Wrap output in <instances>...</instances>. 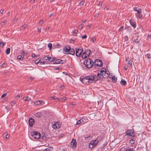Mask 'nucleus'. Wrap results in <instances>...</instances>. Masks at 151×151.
<instances>
[{"mask_svg":"<svg viewBox=\"0 0 151 151\" xmlns=\"http://www.w3.org/2000/svg\"><path fill=\"white\" fill-rule=\"evenodd\" d=\"M56 97H51L50 98H51L50 99H56L55 98Z\"/></svg>","mask_w":151,"mask_h":151,"instance_id":"obj_60","label":"nucleus"},{"mask_svg":"<svg viewBox=\"0 0 151 151\" xmlns=\"http://www.w3.org/2000/svg\"><path fill=\"white\" fill-rule=\"evenodd\" d=\"M23 99L24 101H25L29 102L31 100V98L28 96L24 97Z\"/></svg>","mask_w":151,"mask_h":151,"instance_id":"obj_19","label":"nucleus"},{"mask_svg":"<svg viewBox=\"0 0 151 151\" xmlns=\"http://www.w3.org/2000/svg\"><path fill=\"white\" fill-rule=\"evenodd\" d=\"M120 84L122 85V86H124L127 84V82L126 81L124 80H122L120 81Z\"/></svg>","mask_w":151,"mask_h":151,"instance_id":"obj_20","label":"nucleus"},{"mask_svg":"<svg viewBox=\"0 0 151 151\" xmlns=\"http://www.w3.org/2000/svg\"><path fill=\"white\" fill-rule=\"evenodd\" d=\"M146 56L148 58H151V55H150V53H148L146 55Z\"/></svg>","mask_w":151,"mask_h":151,"instance_id":"obj_39","label":"nucleus"},{"mask_svg":"<svg viewBox=\"0 0 151 151\" xmlns=\"http://www.w3.org/2000/svg\"><path fill=\"white\" fill-rule=\"evenodd\" d=\"M84 1L83 0L82 1L79 3V4L80 5H83L84 4Z\"/></svg>","mask_w":151,"mask_h":151,"instance_id":"obj_45","label":"nucleus"},{"mask_svg":"<svg viewBox=\"0 0 151 151\" xmlns=\"http://www.w3.org/2000/svg\"><path fill=\"white\" fill-rule=\"evenodd\" d=\"M120 151H127L126 149L124 147H122L120 149Z\"/></svg>","mask_w":151,"mask_h":151,"instance_id":"obj_42","label":"nucleus"},{"mask_svg":"<svg viewBox=\"0 0 151 151\" xmlns=\"http://www.w3.org/2000/svg\"><path fill=\"white\" fill-rule=\"evenodd\" d=\"M15 102L14 101H12L10 103V105L11 106H13L14 105Z\"/></svg>","mask_w":151,"mask_h":151,"instance_id":"obj_44","label":"nucleus"},{"mask_svg":"<svg viewBox=\"0 0 151 151\" xmlns=\"http://www.w3.org/2000/svg\"><path fill=\"white\" fill-rule=\"evenodd\" d=\"M21 53L22 54V55H23V56H24V55H26L27 54V52H25V51H23V50H22V52H21Z\"/></svg>","mask_w":151,"mask_h":151,"instance_id":"obj_37","label":"nucleus"},{"mask_svg":"<svg viewBox=\"0 0 151 151\" xmlns=\"http://www.w3.org/2000/svg\"><path fill=\"white\" fill-rule=\"evenodd\" d=\"M103 65V64L102 62L99 59H96L94 62V66L95 67H96V66L102 67Z\"/></svg>","mask_w":151,"mask_h":151,"instance_id":"obj_7","label":"nucleus"},{"mask_svg":"<svg viewBox=\"0 0 151 151\" xmlns=\"http://www.w3.org/2000/svg\"><path fill=\"white\" fill-rule=\"evenodd\" d=\"M55 124L58 128H60V127L61 125V124H60L59 122H55Z\"/></svg>","mask_w":151,"mask_h":151,"instance_id":"obj_32","label":"nucleus"},{"mask_svg":"<svg viewBox=\"0 0 151 151\" xmlns=\"http://www.w3.org/2000/svg\"><path fill=\"white\" fill-rule=\"evenodd\" d=\"M83 52L85 53L86 55L89 56L91 52V51L90 50L88 49L86 50Z\"/></svg>","mask_w":151,"mask_h":151,"instance_id":"obj_18","label":"nucleus"},{"mask_svg":"<svg viewBox=\"0 0 151 151\" xmlns=\"http://www.w3.org/2000/svg\"><path fill=\"white\" fill-rule=\"evenodd\" d=\"M6 23L5 21H4L3 22H1V25H4Z\"/></svg>","mask_w":151,"mask_h":151,"instance_id":"obj_57","label":"nucleus"},{"mask_svg":"<svg viewBox=\"0 0 151 151\" xmlns=\"http://www.w3.org/2000/svg\"><path fill=\"white\" fill-rule=\"evenodd\" d=\"M130 23L131 26H132L134 28H135L136 27V23L134 21L132 20H130L129 21Z\"/></svg>","mask_w":151,"mask_h":151,"instance_id":"obj_15","label":"nucleus"},{"mask_svg":"<svg viewBox=\"0 0 151 151\" xmlns=\"http://www.w3.org/2000/svg\"><path fill=\"white\" fill-rule=\"evenodd\" d=\"M29 126L32 127L34 123V120L32 118H30L29 119Z\"/></svg>","mask_w":151,"mask_h":151,"instance_id":"obj_13","label":"nucleus"},{"mask_svg":"<svg viewBox=\"0 0 151 151\" xmlns=\"http://www.w3.org/2000/svg\"><path fill=\"white\" fill-rule=\"evenodd\" d=\"M81 38L83 39H84L86 38L87 36L86 35H85L84 36H81Z\"/></svg>","mask_w":151,"mask_h":151,"instance_id":"obj_50","label":"nucleus"},{"mask_svg":"<svg viewBox=\"0 0 151 151\" xmlns=\"http://www.w3.org/2000/svg\"><path fill=\"white\" fill-rule=\"evenodd\" d=\"M65 60L60 59H57L55 58H52L48 56V64H63L65 63Z\"/></svg>","mask_w":151,"mask_h":151,"instance_id":"obj_1","label":"nucleus"},{"mask_svg":"<svg viewBox=\"0 0 151 151\" xmlns=\"http://www.w3.org/2000/svg\"><path fill=\"white\" fill-rule=\"evenodd\" d=\"M75 53V52L74 49H71L70 48V50H69V52H68V54H70L72 55H74Z\"/></svg>","mask_w":151,"mask_h":151,"instance_id":"obj_17","label":"nucleus"},{"mask_svg":"<svg viewBox=\"0 0 151 151\" xmlns=\"http://www.w3.org/2000/svg\"><path fill=\"white\" fill-rule=\"evenodd\" d=\"M77 142L76 139H73L70 143V146L72 148L76 147V146Z\"/></svg>","mask_w":151,"mask_h":151,"instance_id":"obj_9","label":"nucleus"},{"mask_svg":"<svg viewBox=\"0 0 151 151\" xmlns=\"http://www.w3.org/2000/svg\"><path fill=\"white\" fill-rule=\"evenodd\" d=\"M31 134L33 138L36 139H39L41 136L40 132L35 131H32L31 132Z\"/></svg>","mask_w":151,"mask_h":151,"instance_id":"obj_5","label":"nucleus"},{"mask_svg":"<svg viewBox=\"0 0 151 151\" xmlns=\"http://www.w3.org/2000/svg\"><path fill=\"white\" fill-rule=\"evenodd\" d=\"M91 135H89V136H88L87 137H84V138L86 140H88L91 139Z\"/></svg>","mask_w":151,"mask_h":151,"instance_id":"obj_31","label":"nucleus"},{"mask_svg":"<svg viewBox=\"0 0 151 151\" xmlns=\"http://www.w3.org/2000/svg\"><path fill=\"white\" fill-rule=\"evenodd\" d=\"M99 142L98 139H96L94 140H92L88 145V146L90 148H93L96 147Z\"/></svg>","mask_w":151,"mask_h":151,"instance_id":"obj_6","label":"nucleus"},{"mask_svg":"<svg viewBox=\"0 0 151 151\" xmlns=\"http://www.w3.org/2000/svg\"><path fill=\"white\" fill-rule=\"evenodd\" d=\"M7 95V93H4V94H3L1 96V97L3 98L5 96H6Z\"/></svg>","mask_w":151,"mask_h":151,"instance_id":"obj_47","label":"nucleus"},{"mask_svg":"<svg viewBox=\"0 0 151 151\" xmlns=\"http://www.w3.org/2000/svg\"><path fill=\"white\" fill-rule=\"evenodd\" d=\"M148 37L150 38H151V35L150 34H149L148 35Z\"/></svg>","mask_w":151,"mask_h":151,"instance_id":"obj_63","label":"nucleus"},{"mask_svg":"<svg viewBox=\"0 0 151 151\" xmlns=\"http://www.w3.org/2000/svg\"><path fill=\"white\" fill-rule=\"evenodd\" d=\"M83 122V121L82 119H80L77 122L76 124L77 125L79 124L82 123Z\"/></svg>","mask_w":151,"mask_h":151,"instance_id":"obj_26","label":"nucleus"},{"mask_svg":"<svg viewBox=\"0 0 151 151\" xmlns=\"http://www.w3.org/2000/svg\"><path fill=\"white\" fill-rule=\"evenodd\" d=\"M84 26V25L82 24H81L79 26L78 29H82V28Z\"/></svg>","mask_w":151,"mask_h":151,"instance_id":"obj_36","label":"nucleus"},{"mask_svg":"<svg viewBox=\"0 0 151 151\" xmlns=\"http://www.w3.org/2000/svg\"><path fill=\"white\" fill-rule=\"evenodd\" d=\"M35 0H31V3H33L35 1Z\"/></svg>","mask_w":151,"mask_h":151,"instance_id":"obj_64","label":"nucleus"},{"mask_svg":"<svg viewBox=\"0 0 151 151\" xmlns=\"http://www.w3.org/2000/svg\"><path fill=\"white\" fill-rule=\"evenodd\" d=\"M20 97V96L19 95H17L16 96H15V98H19Z\"/></svg>","mask_w":151,"mask_h":151,"instance_id":"obj_56","label":"nucleus"},{"mask_svg":"<svg viewBox=\"0 0 151 151\" xmlns=\"http://www.w3.org/2000/svg\"><path fill=\"white\" fill-rule=\"evenodd\" d=\"M99 13H97L95 14V17H99Z\"/></svg>","mask_w":151,"mask_h":151,"instance_id":"obj_53","label":"nucleus"},{"mask_svg":"<svg viewBox=\"0 0 151 151\" xmlns=\"http://www.w3.org/2000/svg\"><path fill=\"white\" fill-rule=\"evenodd\" d=\"M43 23V21L42 20H40V21L39 22V23L41 24H42V23Z\"/></svg>","mask_w":151,"mask_h":151,"instance_id":"obj_58","label":"nucleus"},{"mask_svg":"<svg viewBox=\"0 0 151 151\" xmlns=\"http://www.w3.org/2000/svg\"><path fill=\"white\" fill-rule=\"evenodd\" d=\"M78 32V31L77 30H75L73 32L74 35H76Z\"/></svg>","mask_w":151,"mask_h":151,"instance_id":"obj_46","label":"nucleus"},{"mask_svg":"<svg viewBox=\"0 0 151 151\" xmlns=\"http://www.w3.org/2000/svg\"><path fill=\"white\" fill-rule=\"evenodd\" d=\"M127 151H133V149L130 148H128V149H126Z\"/></svg>","mask_w":151,"mask_h":151,"instance_id":"obj_49","label":"nucleus"},{"mask_svg":"<svg viewBox=\"0 0 151 151\" xmlns=\"http://www.w3.org/2000/svg\"><path fill=\"white\" fill-rule=\"evenodd\" d=\"M36 56V55L34 54H32V57L33 58L35 57Z\"/></svg>","mask_w":151,"mask_h":151,"instance_id":"obj_62","label":"nucleus"},{"mask_svg":"<svg viewBox=\"0 0 151 151\" xmlns=\"http://www.w3.org/2000/svg\"><path fill=\"white\" fill-rule=\"evenodd\" d=\"M24 58V56H23V55H19L18 56H17V58L19 59V60H21L22 59Z\"/></svg>","mask_w":151,"mask_h":151,"instance_id":"obj_35","label":"nucleus"},{"mask_svg":"<svg viewBox=\"0 0 151 151\" xmlns=\"http://www.w3.org/2000/svg\"><path fill=\"white\" fill-rule=\"evenodd\" d=\"M52 128L54 129H56L58 128L55 123L52 125Z\"/></svg>","mask_w":151,"mask_h":151,"instance_id":"obj_41","label":"nucleus"},{"mask_svg":"<svg viewBox=\"0 0 151 151\" xmlns=\"http://www.w3.org/2000/svg\"><path fill=\"white\" fill-rule=\"evenodd\" d=\"M124 69L125 70H126L127 69V66H124Z\"/></svg>","mask_w":151,"mask_h":151,"instance_id":"obj_61","label":"nucleus"},{"mask_svg":"<svg viewBox=\"0 0 151 151\" xmlns=\"http://www.w3.org/2000/svg\"><path fill=\"white\" fill-rule=\"evenodd\" d=\"M123 28H124V26H122L119 28V30H120V31H122Z\"/></svg>","mask_w":151,"mask_h":151,"instance_id":"obj_54","label":"nucleus"},{"mask_svg":"<svg viewBox=\"0 0 151 151\" xmlns=\"http://www.w3.org/2000/svg\"><path fill=\"white\" fill-rule=\"evenodd\" d=\"M40 112H37L35 114V117H39L40 116Z\"/></svg>","mask_w":151,"mask_h":151,"instance_id":"obj_29","label":"nucleus"},{"mask_svg":"<svg viewBox=\"0 0 151 151\" xmlns=\"http://www.w3.org/2000/svg\"><path fill=\"white\" fill-rule=\"evenodd\" d=\"M137 14V16L139 18H142V12L141 13H138Z\"/></svg>","mask_w":151,"mask_h":151,"instance_id":"obj_33","label":"nucleus"},{"mask_svg":"<svg viewBox=\"0 0 151 151\" xmlns=\"http://www.w3.org/2000/svg\"><path fill=\"white\" fill-rule=\"evenodd\" d=\"M106 73V69L102 68L100 71H98L96 78V76H94L95 81L100 80L101 78L104 77L105 76Z\"/></svg>","mask_w":151,"mask_h":151,"instance_id":"obj_2","label":"nucleus"},{"mask_svg":"<svg viewBox=\"0 0 151 151\" xmlns=\"http://www.w3.org/2000/svg\"><path fill=\"white\" fill-rule=\"evenodd\" d=\"M103 2L101 1H100L99 2V4H98V5L101 6L102 5Z\"/></svg>","mask_w":151,"mask_h":151,"instance_id":"obj_55","label":"nucleus"},{"mask_svg":"<svg viewBox=\"0 0 151 151\" xmlns=\"http://www.w3.org/2000/svg\"><path fill=\"white\" fill-rule=\"evenodd\" d=\"M134 11L137 12V14L141 13L142 12V9L140 8L137 7H135L134 8Z\"/></svg>","mask_w":151,"mask_h":151,"instance_id":"obj_14","label":"nucleus"},{"mask_svg":"<svg viewBox=\"0 0 151 151\" xmlns=\"http://www.w3.org/2000/svg\"><path fill=\"white\" fill-rule=\"evenodd\" d=\"M62 100V101L63 102L64 101H65L66 99V98L65 97H62L61 99Z\"/></svg>","mask_w":151,"mask_h":151,"instance_id":"obj_48","label":"nucleus"},{"mask_svg":"<svg viewBox=\"0 0 151 151\" xmlns=\"http://www.w3.org/2000/svg\"><path fill=\"white\" fill-rule=\"evenodd\" d=\"M64 87V86H62L60 87V88L62 89Z\"/></svg>","mask_w":151,"mask_h":151,"instance_id":"obj_59","label":"nucleus"},{"mask_svg":"<svg viewBox=\"0 0 151 151\" xmlns=\"http://www.w3.org/2000/svg\"><path fill=\"white\" fill-rule=\"evenodd\" d=\"M133 41L134 42H139V40L138 38H137L136 39H135L133 38Z\"/></svg>","mask_w":151,"mask_h":151,"instance_id":"obj_34","label":"nucleus"},{"mask_svg":"<svg viewBox=\"0 0 151 151\" xmlns=\"http://www.w3.org/2000/svg\"><path fill=\"white\" fill-rule=\"evenodd\" d=\"M83 50L82 48H76V54L77 56L79 57L82 54Z\"/></svg>","mask_w":151,"mask_h":151,"instance_id":"obj_8","label":"nucleus"},{"mask_svg":"<svg viewBox=\"0 0 151 151\" xmlns=\"http://www.w3.org/2000/svg\"><path fill=\"white\" fill-rule=\"evenodd\" d=\"M34 105L35 106H40L41 105H43L44 104V102L42 100L37 101L34 102Z\"/></svg>","mask_w":151,"mask_h":151,"instance_id":"obj_12","label":"nucleus"},{"mask_svg":"<svg viewBox=\"0 0 151 151\" xmlns=\"http://www.w3.org/2000/svg\"><path fill=\"white\" fill-rule=\"evenodd\" d=\"M6 139L9 138V135L8 134H6L5 136Z\"/></svg>","mask_w":151,"mask_h":151,"instance_id":"obj_51","label":"nucleus"},{"mask_svg":"<svg viewBox=\"0 0 151 151\" xmlns=\"http://www.w3.org/2000/svg\"><path fill=\"white\" fill-rule=\"evenodd\" d=\"M6 53L8 55L10 53V49L9 47L6 50Z\"/></svg>","mask_w":151,"mask_h":151,"instance_id":"obj_28","label":"nucleus"},{"mask_svg":"<svg viewBox=\"0 0 151 151\" xmlns=\"http://www.w3.org/2000/svg\"><path fill=\"white\" fill-rule=\"evenodd\" d=\"M60 68L59 67H56V68H55V67H54V70H60Z\"/></svg>","mask_w":151,"mask_h":151,"instance_id":"obj_52","label":"nucleus"},{"mask_svg":"<svg viewBox=\"0 0 151 151\" xmlns=\"http://www.w3.org/2000/svg\"><path fill=\"white\" fill-rule=\"evenodd\" d=\"M135 140L134 139H130L129 142V144L131 145L134 144V143Z\"/></svg>","mask_w":151,"mask_h":151,"instance_id":"obj_27","label":"nucleus"},{"mask_svg":"<svg viewBox=\"0 0 151 151\" xmlns=\"http://www.w3.org/2000/svg\"><path fill=\"white\" fill-rule=\"evenodd\" d=\"M126 61L127 62L128 64L130 65L131 67H132V61L130 59H129V58H127L126 59Z\"/></svg>","mask_w":151,"mask_h":151,"instance_id":"obj_16","label":"nucleus"},{"mask_svg":"<svg viewBox=\"0 0 151 151\" xmlns=\"http://www.w3.org/2000/svg\"><path fill=\"white\" fill-rule=\"evenodd\" d=\"M6 65V63H3L1 65V67L3 68L5 67Z\"/></svg>","mask_w":151,"mask_h":151,"instance_id":"obj_40","label":"nucleus"},{"mask_svg":"<svg viewBox=\"0 0 151 151\" xmlns=\"http://www.w3.org/2000/svg\"><path fill=\"white\" fill-rule=\"evenodd\" d=\"M117 80V78L115 76H113L112 77V81L113 83L116 82Z\"/></svg>","mask_w":151,"mask_h":151,"instance_id":"obj_21","label":"nucleus"},{"mask_svg":"<svg viewBox=\"0 0 151 151\" xmlns=\"http://www.w3.org/2000/svg\"><path fill=\"white\" fill-rule=\"evenodd\" d=\"M133 132L134 129H129L127 131L126 134L128 136H132V137H133L134 136Z\"/></svg>","mask_w":151,"mask_h":151,"instance_id":"obj_10","label":"nucleus"},{"mask_svg":"<svg viewBox=\"0 0 151 151\" xmlns=\"http://www.w3.org/2000/svg\"><path fill=\"white\" fill-rule=\"evenodd\" d=\"M96 38L95 37H93L91 38V42H92L94 43L96 40Z\"/></svg>","mask_w":151,"mask_h":151,"instance_id":"obj_25","label":"nucleus"},{"mask_svg":"<svg viewBox=\"0 0 151 151\" xmlns=\"http://www.w3.org/2000/svg\"><path fill=\"white\" fill-rule=\"evenodd\" d=\"M124 41L127 42L128 40V37L127 36H126L124 38Z\"/></svg>","mask_w":151,"mask_h":151,"instance_id":"obj_38","label":"nucleus"},{"mask_svg":"<svg viewBox=\"0 0 151 151\" xmlns=\"http://www.w3.org/2000/svg\"><path fill=\"white\" fill-rule=\"evenodd\" d=\"M70 47L69 46H66L63 48V53L65 54H68L69 52V50H70Z\"/></svg>","mask_w":151,"mask_h":151,"instance_id":"obj_11","label":"nucleus"},{"mask_svg":"<svg viewBox=\"0 0 151 151\" xmlns=\"http://www.w3.org/2000/svg\"><path fill=\"white\" fill-rule=\"evenodd\" d=\"M48 47L49 48V50H51L52 48H53L52 47V44L51 43H49L48 44Z\"/></svg>","mask_w":151,"mask_h":151,"instance_id":"obj_23","label":"nucleus"},{"mask_svg":"<svg viewBox=\"0 0 151 151\" xmlns=\"http://www.w3.org/2000/svg\"><path fill=\"white\" fill-rule=\"evenodd\" d=\"M37 64H39L40 65H42L44 64H46L47 63V62L46 61H43L40 62L39 61H37V62H36Z\"/></svg>","mask_w":151,"mask_h":151,"instance_id":"obj_22","label":"nucleus"},{"mask_svg":"<svg viewBox=\"0 0 151 151\" xmlns=\"http://www.w3.org/2000/svg\"><path fill=\"white\" fill-rule=\"evenodd\" d=\"M93 81H95V77L93 76H86L82 79L81 81L82 83H91Z\"/></svg>","mask_w":151,"mask_h":151,"instance_id":"obj_3","label":"nucleus"},{"mask_svg":"<svg viewBox=\"0 0 151 151\" xmlns=\"http://www.w3.org/2000/svg\"><path fill=\"white\" fill-rule=\"evenodd\" d=\"M82 58H86L88 56L86 55L85 53L83 52L81 55Z\"/></svg>","mask_w":151,"mask_h":151,"instance_id":"obj_24","label":"nucleus"},{"mask_svg":"<svg viewBox=\"0 0 151 151\" xmlns=\"http://www.w3.org/2000/svg\"><path fill=\"white\" fill-rule=\"evenodd\" d=\"M5 44L4 42H3L2 41H0V46L3 47Z\"/></svg>","mask_w":151,"mask_h":151,"instance_id":"obj_30","label":"nucleus"},{"mask_svg":"<svg viewBox=\"0 0 151 151\" xmlns=\"http://www.w3.org/2000/svg\"><path fill=\"white\" fill-rule=\"evenodd\" d=\"M53 149V148L52 147H49L48 148V151H52Z\"/></svg>","mask_w":151,"mask_h":151,"instance_id":"obj_43","label":"nucleus"},{"mask_svg":"<svg viewBox=\"0 0 151 151\" xmlns=\"http://www.w3.org/2000/svg\"><path fill=\"white\" fill-rule=\"evenodd\" d=\"M83 64L86 68H92L93 66V63L91 59L87 58L83 62Z\"/></svg>","mask_w":151,"mask_h":151,"instance_id":"obj_4","label":"nucleus"}]
</instances>
